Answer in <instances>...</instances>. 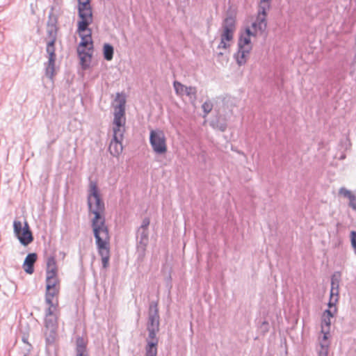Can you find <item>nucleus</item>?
I'll list each match as a JSON object with an SVG mask.
<instances>
[{
	"mask_svg": "<svg viewBox=\"0 0 356 356\" xmlns=\"http://www.w3.org/2000/svg\"><path fill=\"white\" fill-rule=\"evenodd\" d=\"M87 204L88 213L94 215L91 220V227L98 253L102 257V267L107 268L109 266L110 259V236L104 217L105 204L101 197L97 183L93 181H90L89 183Z\"/></svg>",
	"mask_w": 356,
	"mask_h": 356,
	"instance_id": "obj_1",
	"label": "nucleus"
},
{
	"mask_svg": "<svg viewBox=\"0 0 356 356\" xmlns=\"http://www.w3.org/2000/svg\"><path fill=\"white\" fill-rule=\"evenodd\" d=\"M78 15L80 21L78 22L77 31L79 33L86 32L90 24L92 23L93 16L90 1L78 3Z\"/></svg>",
	"mask_w": 356,
	"mask_h": 356,
	"instance_id": "obj_2",
	"label": "nucleus"
},
{
	"mask_svg": "<svg viewBox=\"0 0 356 356\" xmlns=\"http://www.w3.org/2000/svg\"><path fill=\"white\" fill-rule=\"evenodd\" d=\"M159 318L158 303L152 301L149 304L148 312V319L147 323L148 336L147 338L159 339L156 337V334L159 331Z\"/></svg>",
	"mask_w": 356,
	"mask_h": 356,
	"instance_id": "obj_3",
	"label": "nucleus"
},
{
	"mask_svg": "<svg viewBox=\"0 0 356 356\" xmlns=\"http://www.w3.org/2000/svg\"><path fill=\"white\" fill-rule=\"evenodd\" d=\"M115 101L118 103L114 106L113 132V134H123L125 131V99L124 98L115 99Z\"/></svg>",
	"mask_w": 356,
	"mask_h": 356,
	"instance_id": "obj_4",
	"label": "nucleus"
},
{
	"mask_svg": "<svg viewBox=\"0 0 356 356\" xmlns=\"http://www.w3.org/2000/svg\"><path fill=\"white\" fill-rule=\"evenodd\" d=\"M13 229L15 236L22 245L26 246L33 241L32 232L26 221L24 222V225L22 227L20 221L14 220Z\"/></svg>",
	"mask_w": 356,
	"mask_h": 356,
	"instance_id": "obj_5",
	"label": "nucleus"
},
{
	"mask_svg": "<svg viewBox=\"0 0 356 356\" xmlns=\"http://www.w3.org/2000/svg\"><path fill=\"white\" fill-rule=\"evenodd\" d=\"M270 8L269 0H261L258 8V15L257 19L252 24V27L257 33L259 31L261 33L265 31L267 27L266 22V11Z\"/></svg>",
	"mask_w": 356,
	"mask_h": 356,
	"instance_id": "obj_6",
	"label": "nucleus"
},
{
	"mask_svg": "<svg viewBox=\"0 0 356 356\" xmlns=\"http://www.w3.org/2000/svg\"><path fill=\"white\" fill-rule=\"evenodd\" d=\"M236 22L234 17L232 16L227 17L222 22L223 32L221 34L222 40L230 41L233 38V33L236 29Z\"/></svg>",
	"mask_w": 356,
	"mask_h": 356,
	"instance_id": "obj_7",
	"label": "nucleus"
},
{
	"mask_svg": "<svg viewBox=\"0 0 356 356\" xmlns=\"http://www.w3.org/2000/svg\"><path fill=\"white\" fill-rule=\"evenodd\" d=\"M149 141L153 150L158 154L167 152V145L164 135H149Z\"/></svg>",
	"mask_w": 356,
	"mask_h": 356,
	"instance_id": "obj_8",
	"label": "nucleus"
},
{
	"mask_svg": "<svg viewBox=\"0 0 356 356\" xmlns=\"http://www.w3.org/2000/svg\"><path fill=\"white\" fill-rule=\"evenodd\" d=\"M86 31L88 32L86 34L79 33L81 40L77 47L78 54H83V53H85V48H87L88 51H92L93 50L92 30L88 28V29H87Z\"/></svg>",
	"mask_w": 356,
	"mask_h": 356,
	"instance_id": "obj_9",
	"label": "nucleus"
},
{
	"mask_svg": "<svg viewBox=\"0 0 356 356\" xmlns=\"http://www.w3.org/2000/svg\"><path fill=\"white\" fill-rule=\"evenodd\" d=\"M137 252L139 257H143L145 254L146 247L149 242V232L148 230L140 229L137 230Z\"/></svg>",
	"mask_w": 356,
	"mask_h": 356,
	"instance_id": "obj_10",
	"label": "nucleus"
},
{
	"mask_svg": "<svg viewBox=\"0 0 356 356\" xmlns=\"http://www.w3.org/2000/svg\"><path fill=\"white\" fill-rule=\"evenodd\" d=\"M123 135H113L108 150L111 155L113 156H118L122 151L123 147L122 144Z\"/></svg>",
	"mask_w": 356,
	"mask_h": 356,
	"instance_id": "obj_11",
	"label": "nucleus"
},
{
	"mask_svg": "<svg viewBox=\"0 0 356 356\" xmlns=\"http://www.w3.org/2000/svg\"><path fill=\"white\" fill-rule=\"evenodd\" d=\"M251 35H255V34L250 30V28H246L245 33H241L238 38V48L252 50V44L250 40Z\"/></svg>",
	"mask_w": 356,
	"mask_h": 356,
	"instance_id": "obj_12",
	"label": "nucleus"
},
{
	"mask_svg": "<svg viewBox=\"0 0 356 356\" xmlns=\"http://www.w3.org/2000/svg\"><path fill=\"white\" fill-rule=\"evenodd\" d=\"M210 124L216 131L224 132L227 126V119L219 113L216 118L211 121Z\"/></svg>",
	"mask_w": 356,
	"mask_h": 356,
	"instance_id": "obj_13",
	"label": "nucleus"
},
{
	"mask_svg": "<svg viewBox=\"0 0 356 356\" xmlns=\"http://www.w3.org/2000/svg\"><path fill=\"white\" fill-rule=\"evenodd\" d=\"M339 195L347 198L349 200L348 206L356 211V191L353 193L351 191L345 187H341L339 190Z\"/></svg>",
	"mask_w": 356,
	"mask_h": 356,
	"instance_id": "obj_14",
	"label": "nucleus"
},
{
	"mask_svg": "<svg viewBox=\"0 0 356 356\" xmlns=\"http://www.w3.org/2000/svg\"><path fill=\"white\" fill-rule=\"evenodd\" d=\"M38 256L36 253H29L27 254L23 264V268L26 273L30 275L33 273L34 264Z\"/></svg>",
	"mask_w": 356,
	"mask_h": 356,
	"instance_id": "obj_15",
	"label": "nucleus"
},
{
	"mask_svg": "<svg viewBox=\"0 0 356 356\" xmlns=\"http://www.w3.org/2000/svg\"><path fill=\"white\" fill-rule=\"evenodd\" d=\"M145 356H156L159 339L146 338Z\"/></svg>",
	"mask_w": 356,
	"mask_h": 356,
	"instance_id": "obj_16",
	"label": "nucleus"
},
{
	"mask_svg": "<svg viewBox=\"0 0 356 356\" xmlns=\"http://www.w3.org/2000/svg\"><path fill=\"white\" fill-rule=\"evenodd\" d=\"M58 28L56 22H48L47 26V37L45 41L56 42L57 39Z\"/></svg>",
	"mask_w": 356,
	"mask_h": 356,
	"instance_id": "obj_17",
	"label": "nucleus"
},
{
	"mask_svg": "<svg viewBox=\"0 0 356 356\" xmlns=\"http://www.w3.org/2000/svg\"><path fill=\"white\" fill-rule=\"evenodd\" d=\"M46 275H58V266L54 256H49L47 259Z\"/></svg>",
	"mask_w": 356,
	"mask_h": 356,
	"instance_id": "obj_18",
	"label": "nucleus"
},
{
	"mask_svg": "<svg viewBox=\"0 0 356 356\" xmlns=\"http://www.w3.org/2000/svg\"><path fill=\"white\" fill-rule=\"evenodd\" d=\"M250 51L251 49L238 48V52L234 55L238 65L241 66L246 63Z\"/></svg>",
	"mask_w": 356,
	"mask_h": 356,
	"instance_id": "obj_19",
	"label": "nucleus"
},
{
	"mask_svg": "<svg viewBox=\"0 0 356 356\" xmlns=\"http://www.w3.org/2000/svg\"><path fill=\"white\" fill-rule=\"evenodd\" d=\"M56 56H48V61L45 63V74L49 79H52L55 74V63Z\"/></svg>",
	"mask_w": 356,
	"mask_h": 356,
	"instance_id": "obj_20",
	"label": "nucleus"
},
{
	"mask_svg": "<svg viewBox=\"0 0 356 356\" xmlns=\"http://www.w3.org/2000/svg\"><path fill=\"white\" fill-rule=\"evenodd\" d=\"M330 347L328 336L323 335L320 339V348L318 350V356H327Z\"/></svg>",
	"mask_w": 356,
	"mask_h": 356,
	"instance_id": "obj_21",
	"label": "nucleus"
},
{
	"mask_svg": "<svg viewBox=\"0 0 356 356\" xmlns=\"http://www.w3.org/2000/svg\"><path fill=\"white\" fill-rule=\"evenodd\" d=\"M86 343L82 337H77L76 340V356H88L85 354Z\"/></svg>",
	"mask_w": 356,
	"mask_h": 356,
	"instance_id": "obj_22",
	"label": "nucleus"
},
{
	"mask_svg": "<svg viewBox=\"0 0 356 356\" xmlns=\"http://www.w3.org/2000/svg\"><path fill=\"white\" fill-rule=\"evenodd\" d=\"M59 282L57 275H46V289L59 287Z\"/></svg>",
	"mask_w": 356,
	"mask_h": 356,
	"instance_id": "obj_23",
	"label": "nucleus"
},
{
	"mask_svg": "<svg viewBox=\"0 0 356 356\" xmlns=\"http://www.w3.org/2000/svg\"><path fill=\"white\" fill-rule=\"evenodd\" d=\"M59 293V287H54L51 289H46L45 302L47 304L52 305L53 298Z\"/></svg>",
	"mask_w": 356,
	"mask_h": 356,
	"instance_id": "obj_24",
	"label": "nucleus"
},
{
	"mask_svg": "<svg viewBox=\"0 0 356 356\" xmlns=\"http://www.w3.org/2000/svg\"><path fill=\"white\" fill-rule=\"evenodd\" d=\"M339 280H340V274L334 273L331 278V296L334 295V290L336 289V295H338L339 293Z\"/></svg>",
	"mask_w": 356,
	"mask_h": 356,
	"instance_id": "obj_25",
	"label": "nucleus"
},
{
	"mask_svg": "<svg viewBox=\"0 0 356 356\" xmlns=\"http://www.w3.org/2000/svg\"><path fill=\"white\" fill-rule=\"evenodd\" d=\"M330 318H327L326 316H322L321 321V332L323 335L329 336L330 330Z\"/></svg>",
	"mask_w": 356,
	"mask_h": 356,
	"instance_id": "obj_26",
	"label": "nucleus"
},
{
	"mask_svg": "<svg viewBox=\"0 0 356 356\" xmlns=\"http://www.w3.org/2000/svg\"><path fill=\"white\" fill-rule=\"evenodd\" d=\"M104 57L106 60H111L113 57L114 49L110 44H104Z\"/></svg>",
	"mask_w": 356,
	"mask_h": 356,
	"instance_id": "obj_27",
	"label": "nucleus"
},
{
	"mask_svg": "<svg viewBox=\"0 0 356 356\" xmlns=\"http://www.w3.org/2000/svg\"><path fill=\"white\" fill-rule=\"evenodd\" d=\"M81 60V64L83 69H86L88 67L89 64L87 63V58H88L89 61L91 59L92 57V52L85 51V53H83V54H79Z\"/></svg>",
	"mask_w": 356,
	"mask_h": 356,
	"instance_id": "obj_28",
	"label": "nucleus"
},
{
	"mask_svg": "<svg viewBox=\"0 0 356 356\" xmlns=\"http://www.w3.org/2000/svg\"><path fill=\"white\" fill-rule=\"evenodd\" d=\"M45 326L47 328H51L54 329L56 327L57 324V318L56 316H45L44 320Z\"/></svg>",
	"mask_w": 356,
	"mask_h": 356,
	"instance_id": "obj_29",
	"label": "nucleus"
},
{
	"mask_svg": "<svg viewBox=\"0 0 356 356\" xmlns=\"http://www.w3.org/2000/svg\"><path fill=\"white\" fill-rule=\"evenodd\" d=\"M184 94L186 96L189 97L190 99H193V101L196 100V99H197V89L195 87H193V86L186 87V86Z\"/></svg>",
	"mask_w": 356,
	"mask_h": 356,
	"instance_id": "obj_30",
	"label": "nucleus"
},
{
	"mask_svg": "<svg viewBox=\"0 0 356 356\" xmlns=\"http://www.w3.org/2000/svg\"><path fill=\"white\" fill-rule=\"evenodd\" d=\"M173 87L177 95H184L186 86L183 85L181 83H180L178 81H175L173 82Z\"/></svg>",
	"mask_w": 356,
	"mask_h": 356,
	"instance_id": "obj_31",
	"label": "nucleus"
},
{
	"mask_svg": "<svg viewBox=\"0 0 356 356\" xmlns=\"http://www.w3.org/2000/svg\"><path fill=\"white\" fill-rule=\"evenodd\" d=\"M46 42H47L46 51H47V54H48V56H56V53H55L56 42H53V41H46Z\"/></svg>",
	"mask_w": 356,
	"mask_h": 356,
	"instance_id": "obj_32",
	"label": "nucleus"
},
{
	"mask_svg": "<svg viewBox=\"0 0 356 356\" xmlns=\"http://www.w3.org/2000/svg\"><path fill=\"white\" fill-rule=\"evenodd\" d=\"M47 305H49V307L46 309L45 316H56L54 312L56 309L58 303L57 302L55 303V302H52V305H51V304H47Z\"/></svg>",
	"mask_w": 356,
	"mask_h": 356,
	"instance_id": "obj_33",
	"label": "nucleus"
},
{
	"mask_svg": "<svg viewBox=\"0 0 356 356\" xmlns=\"http://www.w3.org/2000/svg\"><path fill=\"white\" fill-rule=\"evenodd\" d=\"M202 108L203 109L204 113L205 115L209 114L212 108H213V104L211 101L208 100L206 101L202 106Z\"/></svg>",
	"mask_w": 356,
	"mask_h": 356,
	"instance_id": "obj_34",
	"label": "nucleus"
},
{
	"mask_svg": "<svg viewBox=\"0 0 356 356\" xmlns=\"http://www.w3.org/2000/svg\"><path fill=\"white\" fill-rule=\"evenodd\" d=\"M149 223H150L149 218L146 217V218H143L142 224L138 227V229H144L145 230H148V227L149 225Z\"/></svg>",
	"mask_w": 356,
	"mask_h": 356,
	"instance_id": "obj_35",
	"label": "nucleus"
},
{
	"mask_svg": "<svg viewBox=\"0 0 356 356\" xmlns=\"http://www.w3.org/2000/svg\"><path fill=\"white\" fill-rule=\"evenodd\" d=\"M350 241H351L352 247L356 252V232L355 231H352L350 232Z\"/></svg>",
	"mask_w": 356,
	"mask_h": 356,
	"instance_id": "obj_36",
	"label": "nucleus"
},
{
	"mask_svg": "<svg viewBox=\"0 0 356 356\" xmlns=\"http://www.w3.org/2000/svg\"><path fill=\"white\" fill-rule=\"evenodd\" d=\"M229 46V44L226 43V40H222V39H220V42L218 44V49H221V48L227 49Z\"/></svg>",
	"mask_w": 356,
	"mask_h": 356,
	"instance_id": "obj_37",
	"label": "nucleus"
},
{
	"mask_svg": "<svg viewBox=\"0 0 356 356\" xmlns=\"http://www.w3.org/2000/svg\"><path fill=\"white\" fill-rule=\"evenodd\" d=\"M323 316H326L327 318H331L333 316L332 312L330 309H326Z\"/></svg>",
	"mask_w": 356,
	"mask_h": 356,
	"instance_id": "obj_38",
	"label": "nucleus"
},
{
	"mask_svg": "<svg viewBox=\"0 0 356 356\" xmlns=\"http://www.w3.org/2000/svg\"><path fill=\"white\" fill-rule=\"evenodd\" d=\"M346 156L345 154H342L340 156H339V159L342 160L343 159H345Z\"/></svg>",
	"mask_w": 356,
	"mask_h": 356,
	"instance_id": "obj_39",
	"label": "nucleus"
},
{
	"mask_svg": "<svg viewBox=\"0 0 356 356\" xmlns=\"http://www.w3.org/2000/svg\"><path fill=\"white\" fill-rule=\"evenodd\" d=\"M86 1H90V0H78V3H82V2H86Z\"/></svg>",
	"mask_w": 356,
	"mask_h": 356,
	"instance_id": "obj_40",
	"label": "nucleus"
},
{
	"mask_svg": "<svg viewBox=\"0 0 356 356\" xmlns=\"http://www.w3.org/2000/svg\"><path fill=\"white\" fill-rule=\"evenodd\" d=\"M149 134H157V133L154 130H151Z\"/></svg>",
	"mask_w": 356,
	"mask_h": 356,
	"instance_id": "obj_41",
	"label": "nucleus"
},
{
	"mask_svg": "<svg viewBox=\"0 0 356 356\" xmlns=\"http://www.w3.org/2000/svg\"><path fill=\"white\" fill-rule=\"evenodd\" d=\"M332 304L331 302H329V307H332Z\"/></svg>",
	"mask_w": 356,
	"mask_h": 356,
	"instance_id": "obj_42",
	"label": "nucleus"
},
{
	"mask_svg": "<svg viewBox=\"0 0 356 356\" xmlns=\"http://www.w3.org/2000/svg\"><path fill=\"white\" fill-rule=\"evenodd\" d=\"M22 340H23V341H24V342H25V343L26 342V339H25L24 338H23V339H22Z\"/></svg>",
	"mask_w": 356,
	"mask_h": 356,
	"instance_id": "obj_43",
	"label": "nucleus"
},
{
	"mask_svg": "<svg viewBox=\"0 0 356 356\" xmlns=\"http://www.w3.org/2000/svg\"><path fill=\"white\" fill-rule=\"evenodd\" d=\"M346 143H349V142H348V138H346Z\"/></svg>",
	"mask_w": 356,
	"mask_h": 356,
	"instance_id": "obj_44",
	"label": "nucleus"
}]
</instances>
